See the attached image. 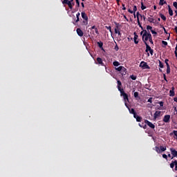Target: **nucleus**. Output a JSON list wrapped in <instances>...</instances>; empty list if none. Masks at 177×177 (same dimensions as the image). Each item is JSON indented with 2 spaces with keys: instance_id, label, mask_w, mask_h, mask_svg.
<instances>
[{
  "instance_id": "1",
  "label": "nucleus",
  "mask_w": 177,
  "mask_h": 177,
  "mask_svg": "<svg viewBox=\"0 0 177 177\" xmlns=\"http://www.w3.org/2000/svg\"><path fill=\"white\" fill-rule=\"evenodd\" d=\"M81 15H82V18L83 19L82 26H88V23L89 21L88 15H86V13H85V12H82Z\"/></svg>"
},
{
  "instance_id": "2",
  "label": "nucleus",
  "mask_w": 177,
  "mask_h": 177,
  "mask_svg": "<svg viewBox=\"0 0 177 177\" xmlns=\"http://www.w3.org/2000/svg\"><path fill=\"white\" fill-rule=\"evenodd\" d=\"M115 24V34H118L119 37H121V25L120 23L114 22Z\"/></svg>"
},
{
  "instance_id": "3",
  "label": "nucleus",
  "mask_w": 177,
  "mask_h": 177,
  "mask_svg": "<svg viewBox=\"0 0 177 177\" xmlns=\"http://www.w3.org/2000/svg\"><path fill=\"white\" fill-rule=\"evenodd\" d=\"M62 4L63 5H68L69 9H73V6H74L75 3H71L70 0H64L62 1Z\"/></svg>"
},
{
  "instance_id": "4",
  "label": "nucleus",
  "mask_w": 177,
  "mask_h": 177,
  "mask_svg": "<svg viewBox=\"0 0 177 177\" xmlns=\"http://www.w3.org/2000/svg\"><path fill=\"white\" fill-rule=\"evenodd\" d=\"M147 35V30H145L144 34L142 35V41L145 44H146V42L149 41V37Z\"/></svg>"
},
{
  "instance_id": "5",
  "label": "nucleus",
  "mask_w": 177,
  "mask_h": 177,
  "mask_svg": "<svg viewBox=\"0 0 177 177\" xmlns=\"http://www.w3.org/2000/svg\"><path fill=\"white\" fill-rule=\"evenodd\" d=\"M170 151L171 153V160H174V158H175V157H177V151H176L175 149L174 148H170Z\"/></svg>"
},
{
  "instance_id": "6",
  "label": "nucleus",
  "mask_w": 177,
  "mask_h": 177,
  "mask_svg": "<svg viewBox=\"0 0 177 177\" xmlns=\"http://www.w3.org/2000/svg\"><path fill=\"white\" fill-rule=\"evenodd\" d=\"M120 95H121V96H123L124 100H127V102H129V98L128 97V94H127L125 93V91H124V90L122 91H120Z\"/></svg>"
},
{
  "instance_id": "7",
  "label": "nucleus",
  "mask_w": 177,
  "mask_h": 177,
  "mask_svg": "<svg viewBox=\"0 0 177 177\" xmlns=\"http://www.w3.org/2000/svg\"><path fill=\"white\" fill-rule=\"evenodd\" d=\"M145 122L147 125H148V127H149V128H151V129H154V128H156V126L151 123L150 121L145 120Z\"/></svg>"
},
{
  "instance_id": "8",
  "label": "nucleus",
  "mask_w": 177,
  "mask_h": 177,
  "mask_svg": "<svg viewBox=\"0 0 177 177\" xmlns=\"http://www.w3.org/2000/svg\"><path fill=\"white\" fill-rule=\"evenodd\" d=\"M95 64L106 67V65H104V64L103 63V59L100 57L97 58V62H95Z\"/></svg>"
},
{
  "instance_id": "9",
  "label": "nucleus",
  "mask_w": 177,
  "mask_h": 177,
  "mask_svg": "<svg viewBox=\"0 0 177 177\" xmlns=\"http://www.w3.org/2000/svg\"><path fill=\"white\" fill-rule=\"evenodd\" d=\"M140 67H142V68H147V69L150 68V66L147 65V62H141V63L140 64Z\"/></svg>"
},
{
  "instance_id": "10",
  "label": "nucleus",
  "mask_w": 177,
  "mask_h": 177,
  "mask_svg": "<svg viewBox=\"0 0 177 177\" xmlns=\"http://www.w3.org/2000/svg\"><path fill=\"white\" fill-rule=\"evenodd\" d=\"M117 84H118V89L120 92H122V91H124V88H122L121 86H122V83L121 82V81L118 80L117 81Z\"/></svg>"
},
{
  "instance_id": "11",
  "label": "nucleus",
  "mask_w": 177,
  "mask_h": 177,
  "mask_svg": "<svg viewBox=\"0 0 177 177\" xmlns=\"http://www.w3.org/2000/svg\"><path fill=\"white\" fill-rule=\"evenodd\" d=\"M169 120H171V115H166L163 118V122L168 123V122H169Z\"/></svg>"
},
{
  "instance_id": "12",
  "label": "nucleus",
  "mask_w": 177,
  "mask_h": 177,
  "mask_svg": "<svg viewBox=\"0 0 177 177\" xmlns=\"http://www.w3.org/2000/svg\"><path fill=\"white\" fill-rule=\"evenodd\" d=\"M134 44H136V45H138V44H139V40H138V39L139 38V36L138 35V34H136V32H134Z\"/></svg>"
},
{
  "instance_id": "13",
  "label": "nucleus",
  "mask_w": 177,
  "mask_h": 177,
  "mask_svg": "<svg viewBox=\"0 0 177 177\" xmlns=\"http://www.w3.org/2000/svg\"><path fill=\"white\" fill-rule=\"evenodd\" d=\"M76 32L77 35H79V37H84V32L82 31V30H81V28H77L76 30Z\"/></svg>"
},
{
  "instance_id": "14",
  "label": "nucleus",
  "mask_w": 177,
  "mask_h": 177,
  "mask_svg": "<svg viewBox=\"0 0 177 177\" xmlns=\"http://www.w3.org/2000/svg\"><path fill=\"white\" fill-rule=\"evenodd\" d=\"M130 114H133V117L136 116V112L135 111V109H131V107L129 106V108H127Z\"/></svg>"
},
{
  "instance_id": "15",
  "label": "nucleus",
  "mask_w": 177,
  "mask_h": 177,
  "mask_svg": "<svg viewBox=\"0 0 177 177\" xmlns=\"http://www.w3.org/2000/svg\"><path fill=\"white\" fill-rule=\"evenodd\" d=\"M169 96H175V87H172L169 91Z\"/></svg>"
},
{
  "instance_id": "16",
  "label": "nucleus",
  "mask_w": 177,
  "mask_h": 177,
  "mask_svg": "<svg viewBox=\"0 0 177 177\" xmlns=\"http://www.w3.org/2000/svg\"><path fill=\"white\" fill-rule=\"evenodd\" d=\"M160 115H161V111H156L153 114L154 118H157L158 117H160Z\"/></svg>"
},
{
  "instance_id": "17",
  "label": "nucleus",
  "mask_w": 177,
  "mask_h": 177,
  "mask_svg": "<svg viewBox=\"0 0 177 177\" xmlns=\"http://www.w3.org/2000/svg\"><path fill=\"white\" fill-rule=\"evenodd\" d=\"M145 46H146L145 52L149 53L151 50V47H150V46H149L147 42H145Z\"/></svg>"
},
{
  "instance_id": "18",
  "label": "nucleus",
  "mask_w": 177,
  "mask_h": 177,
  "mask_svg": "<svg viewBox=\"0 0 177 177\" xmlns=\"http://www.w3.org/2000/svg\"><path fill=\"white\" fill-rule=\"evenodd\" d=\"M91 30H95V34H97V35H99V30L97 29V28H96V26H93Z\"/></svg>"
},
{
  "instance_id": "19",
  "label": "nucleus",
  "mask_w": 177,
  "mask_h": 177,
  "mask_svg": "<svg viewBox=\"0 0 177 177\" xmlns=\"http://www.w3.org/2000/svg\"><path fill=\"white\" fill-rule=\"evenodd\" d=\"M120 74H122V75H126L127 68H125V67L122 66V69L120 71Z\"/></svg>"
},
{
  "instance_id": "20",
  "label": "nucleus",
  "mask_w": 177,
  "mask_h": 177,
  "mask_svg": "<svg viewBox=\"0 0 177 177\" xmlns=\"http://www.w3.org/2000/svg\"><path fill=\"white\" fill-rule=\"evenodd\" d=\"M134 118H136L137 122H142V117L137 115V114L136 115V116H133Z\"/></svg>"
},
{
  "instance_id": "21",
  "label": "nucleus",
  "mask_w": 177,
  "mask_h": 177,
  "mask_svg": "<svg viewBox=\"0 0 177 177\" xmlns=\"http://www.w3.org/2000/svg\"><path fill=\"white\" fill-rule=\"evenodd\" d=\"M168 9H169V16H174V11L171 8V6L170 5L168 6Z\"/></svg>"
},
{
  "instance_id": "22",
  "label": "nucleus",
  "mask_w": 177,
  "mask_h": 177,
  "mask_svg": "<svg viewBox=\"0 0 177 177\" xmlns=\"http://www.w3.org/2000/svg\"><path fill=\"white\" fill-rule=\"evenodd\" d=\"M98 46L100 48H101L102 50H104V48H103V42L102 41H98L97 42Z\"/></svg>"
},
{
  "instance_id": "23",
  "label": "nucleus",
  "mask_w": 177,
  "mask_h": 177,
  "mask_svg": "<svg viewBox=\"0 0 177 177\" xmlns=\"http://www.w3.org/2000/svg\"><path fill=\"white\" fill-rule=\"evenodd\" d=\"M176 161H171V164H170V168H171L172 169H174V167H176Z\"/></svg>"
},
{
  "instance_id": "24",
  "label": "nucleus",
  "mask_w": 177,
  "mask_h": 177,
  "mask_svg": "<svg viewBox=\"0 0 177 177\" xmlns=\"http://www.w3.org/2000/svg\"><path fill=\"white\" fill-rule=\"evenodd\" d=\"M120 64H120V62H118V61H115V62H113V65L115 67H118V66H120Z\"/></svg>"
},
{
  "instance_id": "25",
  "label": "nucleus",
  "mask_w": 177,
  "mask_h": 177,
  "mask_svg": "<svg viewBox=\"0 0 177 177\" xmlns=\"http://www.w3.org/2000/svg\"><path fill=\"white\" fill-rule=\"evenodd\" d=\"M160 17L162 19V20H163V21H167V17L164 15L160 14Z\"/></svg>"
},
{
  "instance_id": "26",
  "label": "nucleus",
  "mask_w": 177,
  "mask_h": 177,
  "mask_svg": "<svg viewBox=\"0 0 177 177\" xmlns=\"http://www.w3.org/2000/svg\"><path fill=\"white\" fill-rule=\"evenodd\" d=\"M165 3H167V1L164 0H160L159 1V5H160L161 6H162L163 5H165Z\"/></svg>"
},
{
  "instance_id": "27",
  "label": "nucleus",
  "mask_w": 177,
  "mask_h": 177,
  "mask_svg": "<svg viewBox=\"0 0 177 177\" xmlns=\"http://www.w3.org/2000/svg\"><path fill=\"white\" fill-rule=\"evenodd\" d=\"M124 102L127 109H129V105L128 104V100H124Z\"/></svg>"
},
{
  "instance_id": "28",
  "label": "nucleus",
  "mask_w": 177,
  "mask_h": 177,
  "mask_svg": "<svg viewBox=\"0 0 177 177\" xmlns=\"http://www.w3.org/2000/svg\"><path fill=\"white\" fill-rule=\"evenodd\" d=\"M148 21H149V23H154L155 20L153 18L151 17H148L147 19Z\"/></svg>"
},
{
  "instance_id": "29",
  "label": "nucleus",
  "mask_w": 177,
  "mask_h": 177,
  "mask_svg": "<svg viewBox=\"0 0 177 177\" xmlns=\"http://www.w3.org/2000/svg\"><path fill=\"white\" fill-rule=\"evenodd\" d=\"M160 152L161 151H165V150H167V147L160 146Z\"/></svg>"
},
{
  "instance_id": "30",
  "label": "nucleus",
  "mask_w": 177,
  "mask_h": 177,
  "mask_svg": "<svg viewBox=\"0 0 177 177\" xmlns=\"http://www.w3.org/2000/svg\"><path fill=\"white\" fill-rule=\"evenodd\" d=\"M105 28H106V30H109L111 35H113V30H111V26H105Z\"/></svg>"
},
{
  "instance_id": "31",
  "label": "nucleus",
  "mask_w": 177,
  "mask_h": 177,
  "mask_svg": "<svg viewBox=\"0 0 177 177\" xmlns=\"http://www.w3.org/2000/svg\"><path fill=\"white\" fill-rule=\"evenodd\" d=\"M136 10H138V7H136V6H134L133 8V12H134V17H136V15L135 14Z\"/></svg>"
},
{
  "instance_id": "32",
  "label": "nucleus",
  "mask_w": 177,
  "mask_h": 177,
  "mask_svg": "<svg viewBox=\"0 0 177 177\" xmlns=\"http://www.w3.org/2000/svg\"><path fill=\"white\" fill-rule=\"evenodd\" d=\"M139 16L141 17V19L143 17V15H140L139 12H137L136 13L137 20H139Z\"/></svg>"
},
{
  "instance_id": "33",
  "label": "nucleus",
  "mask_w": 177,
  "mask_h": 177,
  "mask_svg": "<svg viewBox=\"0 0 177 177\" xmlns=\"http://www.w3.org/2000/svg\"><path fill=\"white\" fill-rule=\"evenodd\" d=\"M137 21H138V24L139 26V27L143 30V26H142V24H140V21L139 19H137Z\"/></svg>"
},
{
  "instance_id": "34",
  "label": "nucleus",
  "mask_w": 177,
  "mask_h": 177,
  "mask_svg": "<svg viewBox=\"0 0 177 177\" xmlns=\"http://www.w3.org/2000/svg\"><path fill=\"white\" fill-rule=\"evenodd\" d=\"M122 67L123 66H119L118 68H115V70H116V71H119L120 73L121 70H122Z\"/></svg>"
},
{
  "instance_id": "35",
  "label": "nucleus",
  "mask_w": 177,
  "mask_h": 177,
  "mask_svg": "<svg viewBox=\"0 0 177 177\" xmlns=\"http://www.w3.org/2000/svg\"><path fill=\"white\" fill-rule=\"evenodd\" d=\"M156 151H157L158 153H161V150L160 149V147H155Z\"/></svg>"
},
{
  "instance_id": "36",
  "label": "nucleus",
  "mask_w": 177,
  "mask_h": 177,
  "mask_svg": "<svg viewBox=\"0 0 177 177\" xmlns=\"http://www.w3.org/2000/svg\"><path fill=\"white\" fill-rule=\"evenodd\" d=\"M147 37H148L149 39H150L151 38H153L151 37V33L147 32Z\"/></svg>"
},
{
  "instance_id": "37",
  "label": "nucleus",
  "mask_w": 177,
  "mask_h": 177,
  "mask_svg": "<svg viewBox=\"0 0 177 177\" xmlns=\"http://www.w3.org/2000/svg\"><path fill=\"white\" fill-rule=\"evenodd\" d=\"M159 67H160V68H164V64H162L161 61H159Z\"/></svg>"
},
{
  "instance_id": "38",
  "label": "nucleus",
  "mask_w": 177,
  "mask_h": 177,
  "mask_svg": "<svg viewBox=\"0 0 177 177\" xmlns=\"http://www.w3.org/2000/svg\"><path fill=\"white\" fill-rule=\"evenodd\" d=\"M130 78L133 80V81H135L136 80V76L131 75H130Z\"/></svg>"
},
{
  "instance_id": "39",
  "label": "nucleus",
  "mask_w": 177,
  "mask_h": 177,
  "mask_svg": "<svg viewBox=\"0 0 177 177\" xmlns=\"http://www.w3.org/2000/svg\"><path fill=\"white\" fill-rule=\"evenodd\" d=\"M171 73V68L170 66L167 67V74H169Z\"/></svg>"
},
{
  "instance_id": "40",
  "label": "nucleus",
  "mask_w": 177,
  "mask_h": 177,
  "mask_svg": "<svg viewBox=\"0 0 177 177\" xmlns=\"http://www.w3.org/2000/svg\"><path fill=\"white\" fill-rule=\"evenodd\" d=\"M141 9L142 10H145V9H146V6L143 5V2H141Z\"/></svg>"
},
{
  "instance_id": "41",
  "label": "nucleus",
  "mask_w": 177,
  "mask_h": 177,
  "mask_svg": "<svg viewBox=\"0 0 177 177\" xmlns=\"http://www.w3.org/2000/svg\"><path fill=\"white\" fill-rule=\"evenodd\" d=\"M76 20L75 22H73V24L75 26V24H77V23H78V21H80V17H76Z\"/></svg>"
},
{
  "instance_id": "42",
  "label": "nucleus",
  "mask_w": 177,
  "mask_h": 177,
  "mask_svg": "<svg viewBox=\"0 0 177 177\" xmlns=\"http://www.w3.org/2000/svg\"><path fill=\"white\" fill-rule=\"evenodd\" d=\"M134 97H139V93L138 92H135L134 93Z\"/></svg>"
},
{
  "instance_id": "43",
  "label": "nucleus",
  "mask_w": 177,
  "mask_h": 177,
  "mask_svg": "<svg viewBox=\"0 0 177 177\" xmlns=\"http://www.w3.org/2000/svg\"><path fill=\"white\" fill-rule=\"evenodd\" d=\"M162 45H164L165 46H167V45H168V42L165 41H162Z\"/></svg>"
},
{
  "instance_id": "44",
  "label": "nucleus",
  "mask_w": 177,
  "mask_h": 177,
  "mask_svg": "<svg viewBox=\"0 0 177 177\" xmlns=\"http://www.w3.org/2000/svg\"><path fill=\"white\" fill-rule=\"evenodd\" d=\"M147 102L148 103H153V97H149Z\"/></svg>"
},
{
  "instance_id": "45",
  "label": "nucleus",
  "mask_w": 177,
  "mask_h": 177,
  "mask_svg": "<svg viewBox=\"0 0 177 177\" xmlns=\"http://www.w3.org/2000/svg\"><path fill=\"white\" fill-rule=\"evenodd\" d=\"M163 78L166 82H168V80H167V75H165V73H163Z\"/></svg>"
},
{
  "instance_id": "46",
  "label": "nucleus",
  "mask_w": 177,
  "mask_h": 177,
  "mask_svg": "<svg viewBox=\"0 0 177 177\" xmlns=\"http://www.w3.org/2000/svg\"><path fill=\"white\" fill-rule=\"evenodd\" d=\"M173 6H174V8H175L176 9H177V2H176V1H174V2L173 3Z\"/></svg>"
},
{
  "instance_id": "47",
  "label": "nucleus",
  "mask_w": 177,
  "mask_h": 177,
  "mask_svg": "<svg viewBox=\"0 0 177 177\" xmlns=\"http://www.w3.org/2000/svg\"><path fill=\"white\" fill-rule=\"evenodd\" d=\"M159 104H160V107H163L164 106V102H162V101L160 102Z\"/></svg>"
},
{
  "instance_id": "48",
  "label": "nucleus",
  "mask_w": 177,
  "mask_h": 177,
  "mask_svg": "<svg viewBox=\"0 0 177 177\" xmlns=\"http://www.w3.org/2000/svg\"><path fill=\"white\" fill-rule=\"evenodd\" d=\"M153 53H154V50L151 48V50H149V53H150V55H151V56H153Z\"/></svg>"
},
{
  "instance_id": "49",
  "label": "nucleus",
  "mask_w": 177,
  "mask_h": 177,
  "mask_svg": "<svg viewBox=\"0 0 177 177\" xmlns=\"http://www.w3.org/2000/svg\"><path fill=\"white\" fill-rule=\"evenodd\" d=\"M114 49H115V50H116V52H118V49H120V48H118V46L116 44L114 47Z\"/></svg>"
},
{
  "instance_id": "50",
  "label": "nucleus",
  "mask_w": 177,
  "mask_h": 177,
  "mask_svg": "<svg viewBox=\"0 0 177 177\" xmlns=\"http://www.w3.org/2000/svg\"><path fill=\"white\" fill-rule=\"evenodd\" d=\"M162 157L165 159V160H168V156H167V154H163Z\"/></svg>"
},
{
  "instance_id": "51",
  "label": "nucleus",
  "mask_w": 177,
  "mask_h": 177,
  "mask_svg": "<svg viewBox=\"0 0 177 177\" xmlns=\"http://www.w3.org/2000/svg\"><path fill=\"white\" fill-rule=\"evenodd\" d=\"M122 10H127V8L125 7V4H122Z\"/></svg>"
},
{
  "instance_id": "52",
  "label": "nucleus",
  "mask_w": 177,
  "mask_h": 177,
  "mask_svg": "<svg viewBox=\"0 0 177 177\" xmlns=\"http://www.w3.org/2000/svg\"><path fill=\"white\" fill-rule=\"evenodd\" d=\"M149 41L150 42V44H151L153 45V37H151V39H149Z\"/></svg>"
},
{
  "instance_id": "53",
  "label": "nucleus",
  "mask_w": 177,
  "mask_h": 177,
  "mask_svg": "<svg viewBox=\"0 0 177 177\" xmlns=\"http://www.w3.org/2000/svg\"><path fill=\"white\" fill-rule=\"evenodd\" d=\"M153 27L150 26H147V30H152Z\"/></svg>"
},
{
  "instance_id": "54",
  "label": "nucleus",
  "mask_w": 177,
  "mask_h": 177,
  "mask_svg": "<svg viewBox=\"0 0 177 177\" xmlns=\"http://www.w3.org/2000/svg\"><path fill=\"white\" fill-rule=\"evenodd\" d=\"M151 34L157 35V32H156V30H151Z\"/></svg>"
},
{
  "instance_id": "55",
  "label": "nucleus",
  "mask_w": 177,
  "mask_h": 177,
  "mask_svg": "<svg viewBox=\"0 0 177 177\" xmlns=\"http://www.w3.org/2000/svg\"><path fill=\"white\" fill-rule=\"evenodd\" d=\"M138 125L139 127H140V128H143V125H145V123H139Z\"/></svg>"
},
{
  "instance_id": "56",
  "label": "nucleus",
  "mask_w": 177,
  "mask_h": 177,
  "mask_svg": "<svg viewBox=\"0 0 177 177\" xmlns=\"http://www.w3.org/2000/svg\"><path fill=\"white\" fill-rule=\"evenodd\" d=\"M173 133H174V135L175 136L177 137V131H176V130L173 131Z\"/></svg>"
},
{
  "instance_id": "57",
  "label": "nucleus",
  "mask_w": 177,
  "mask_h": 177,
  "mask_svg": "<svg viewBox=\"0 0 177 177\" xmlns=\"http://www.w3.org/2000/svg\"><path fill=\"white\" fill-rule=\"evenodd\" d=\"M174 53H175V55H176H176H177V45H176V47H175Z\"/></svg>"
},
{
  "instance_id": "58",
  "label": "nucleus",
  "mask_w": 177,
  "mask_h": 177,
  "mask_svg": "<svg viewBox=\"0 0 177 177\" xmlns=\"http://www.w3.org/2000/svg\"><path fill=\"white\" fill-rule=\"evenodd\" d=\"M128 12H129V13H131V15H132V14H134V12L132 11L131 9H129V10H128Z\"/></svg>"
},
{
  "instance_id": "59",
  "label": "nucleus",
  "mask_w": 177,
  "mask_h": 177,
  "mask_svg": "<svg viewBox=\"0 0 177 177\" xmlns=\"http://www.w3.org/2000/svg\"><path fill=\"white\" fill-rule=\"evenodd\" d=\"M80 16H81V13L77 12V13L76 14V17H79V18H80Z\"/></svg>"
},
{
  "instance_id": "60",
  "label": "nucleus",
  "mask_w": 177,
  "mask_h": 177,
  "mask_svg": "<svg viewBox=\"0 0 177 177\" xmlns=\"http://www.w3.org/2000/svg\"><path fill=\"white\" fill-rule=\"evenodd\" d=\"M142 128H143L144 129H146V128H147V124H144Z\"/></svg>"
},
{
  "instance_id": "61",
  "label": "nucleus",
  "mask_w": 177,
  "mask_h": 177,
  "mask_svg": "<svg viewBox=\"0 0 177 177\" xmlns=\"http://www.w3.org/2000/svg\"><path fill=\"white\" fill-rule=\"evenodd\" d=\"M142 19H143L144 21H146V17H145V15H142Z\"/></svg>"
},
{
  "instance_id": "62",
  "label": "nucleus",
  "mask_w": 177,
  "mask_h": 177,
  "mask_svg": "<svg viewBox=\"0 0 177 177\" xmlns=\"http://www.w3.org/2000/svg\"><path fill=\"white\" fill-rule=\"evenodd\" d=\"M76 3L77 5V7L80 8V1H76Z\"/></svg>"
},
{
  "instance_id": "63",
  "label": "nucleus",
  "mask_w": 177,
  "mask_h": 177,
  "mask_svg": "<svg viewBox=\"0 0 177 177\" xmlns=\"http://www.w3.org/2000/svg\"><path fill=\"white\" fill-rule=\"evenodd\" d=\"M174 100L177 103V96L174 98Z\"/></svg>"
},
{
  "instance_id": "64",
  "label": "nucleus",
  "mask_w": 177,
  "mask_h": 177,
  "mask_svg": "<svg viewBox=\"0 0 177 177\" xmlns=\"http://www.w3.org/2000/svg\"><path fill=\"white\" fill-rule=\"evenodd\" d=\"M175 164H176L175 171H177V163H176V162H175Z\"/></svg>"
}]
</instances>
